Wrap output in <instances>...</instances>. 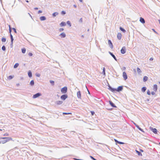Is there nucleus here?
I'll use <instances>...</instances> for the list:
<instances>
[{"mask_svg": "<svg viewBox=\"0 0 160 160\" xmlns=\"http://www.w3.org/2000/svg\"><path fill=\"white\" fill-rule=\"evenodd\" d=\"M10 139L8 138H0V143L4 144L9 141Z\"/></svg>", "mask_w": 160, "mask_h": 160, "instance_id": "obj_1", "label": "nucleus"}, {"mask_svg": "<svg viewBox=\"0 0 160 160\" xmlns=\"http://www.w3.org/2000/svg\"><path fill=\"white\" fill-rule=\"evenodd\" d=\"M67 91V88L66 87H65L61 89V92L63 94L65 93Z\"/></svg>", "mask_w": 160, "mask_h": 160, "instance_id": "obj_2", "label": "nucleus"}, {"mask_svg": "<svg viewBox=\"0 0 160 160\" xmlns=\"http://www.w3.org/2000/svg\"><path fill=\"white\" fill-rule=\"evenodd\" d=\"M68 97V95L66 94H65L61 96V99L63 100H65Z\"/></svg>", "mask_w": 160, "mask_h": 160, "instance_id": "obj_3", "label": "nucleus"}, {"mask_svg": "<svg viewBox=\"0 0 160 160\" xmlns=\"http://www.w3.org/2000/svg\"><path fill=\"white\" fill-rule=\"evenodd\" d=\"M126 47L124 46L122 48L121 50V52L122 54H124L126 52Z\"/></svg>", "mask_w": 160, "mask_h": 160, "instance_id": "obj_4", "label": "nucleus"}, {"mask_svg": "<svg viewBox=\"0 0 160 160\" xmlns=\"http://www.w3.org/2000/svg\"><path fill=\"white\" fill-rule=\"evenodd\" d=\"M108 44L109 45V46H110V48L111 49H112L113 48V45L112 43L110 40H108Z\"/></svg>", "mask_w": 160, "mask_h": 160, "instance_id": "obj_5", "label": "nucleus"}, {"mask_svg": "<svg viewBox=\"0 0 160 160\" xmlns=\"http://www.w3.org/2000/svg\"><path fill=\"white\" fill-rule=\"evenodd\" d=\"M123 77L125 80H126L127 79L128 77L127 74L125 72H123Z\"/></svg>", "mask_w": 160, "mask_h": 160, "instance_id": "obj_6", "label": "nucleus"}, {"mask_svg": "<svg viewBox=\"0 0 160 160\" xmlns=\"http://www.w3.org/2000/svg\"><path fill=\"white\" fill-rule=\"evenodd\" d=\"M41 95V94L40 93H37L36 94H34L33 96V98H37L39 97V96H40Z\"/></svg>", "mask_w": 160, "mask_h": 160, "instance_id": "obj_7", "label": "nucleus"}, {"mask_svg": "<svg viewBox=\"0 0 160 160\" xmlns=\"http://www.w3.org/2000/svg\"><path fill=\"white\" fill-rule=\"evenodd\" d=\"M108 89L111 91L112 92H115L116 91V89L112 88L110 86H109Z\"/></svg>", "mask_w": 160, "mask_h": 160, "instance_id": "obj_8", "label": "nucleus"}, {"mask_svg": "<svg viewBox=\"0 0 160 160\" xmlns=\"http://www.w3.org/2000/svg\"><path fill=\"white\" fill-rule=\"evenodd\" d=\"M122 37V34L121 33H118L117 34V38L119 40H120L121 39Z\"/></svg>", "mask_w": 160, "mask_h": 160, "instance_id": "obj_9", "label": "nucleus"}, {"mask_svg": "<svg viewBox=\"0 0 160 160\" xmlns=\"http://www.w3.org/2000/svg\"><path fill=\"white\" fill-rule=\"evenodd\" d=\"M63 103V102L62 101H58L56 102L55 103L57 105H59L62 104Z\"/></svg>", "mask_w": 160, "mask_h": 160, "instance_id": "obj_10", "label": "nucleus"}, {"mask_svg": "<svg viewBox=\"0 0 160 160\" xmlns=\"http://www.w3.org/2000/svg\"><path fill=\"white\" fill-rule=\"evenodd\" d=\"M77 96L78 98H81V94L80 91H78L77 92Z\"/></svg>", "mask_w": 160, "mask_h": 160, "instance_id": "obj_11", "label": "nucleus"}, {"mask_svg": "<svg viewBox=\"0 0 160 160\" xmlns=\"http://www.w3.org/2000/svg\"><path fill=\"white\" fill-rule=\"evenodd\" d=\"M122 86H119L118 87L117 89H116V91L119 92L121 91L122 90Z\"/></svg>", "mask_w": 160, "mask_h": 160, "instance_id": "obj_12", "label": "nucleus"}, {"mask_svg": "<svg viewBox=\"0 0 160 160\" xmlns=\"http://www.w3.org/2000/svg\"><path fill=\"white\" fill-rule=\"evenodd\" d=\"M153 89L156 92L158 89L157 85L156 84H154L153 87Z\"/></svg>", "mask_w": 160, "mask_h": 160, "instance_id": "obj_13", "label": "nucleus"}, {"mask_svg": "<svg viewBox=\"0 0 160 160\" xmlns=\"http://www.w3.org/2000/svg\"><path fill=\"white\" fill-rule=\"evenodd\" d=\"M134 124L135 125L136 127L137 128H138L139 130H140L142 132H143V130L142 129H141L139 127V126L138 125H137L136 123H134Z\"/></svg>", "mask_w": 160, "mask_h": 160, "instance_id": "obj_14", "label": "nucleus"}, {"mask_svg": "<svg viewBox=\"0 0 160 160\" xmlns=\"http://www.w3.org/2000/svg\"><path fill=\"white\" fill-rule=\"evenodd\" d=\"M60 36L62 38H64L66 37V35L65 33L62 32L60 34Z\"/></svg>", "mask_w": 160, "mask_h": 160, "instance_id": "obj_15", "label": "nucleus"}, {"mask_svg": "<svg viewBox=\"0 0 160 160\" xmlns=\"http://www.w3.org/2000/svg\"><path fill=\"white\" fill-rule=\"evenodd\" d=\"M152 132L154 133L155 134L157 133V130L156 128H152V129H151Z\"/></svg>", "mask_w": 160, "mask_h": 160, "instance_id": "obj_16", "label": "nucleus"}, {"mask_svg": "<svg viewBox=\"0 0 160 160\" xmlns=\"http://www.w3.org/2000/svg\"><path fill=\"white\" fill-rule=\"evenodd\" d=\"M140 21L141 23L143 24L145 22V21L144 19L141 17L140 18Z\"/></svg>", "mask_w": 160, "mask_h": 160, "instance_id": "obj_17", "label": "nucleus"}, {"mask_svg": "<svg viewBox=\"0 0 160 160\" xmlns=\"http://www.w3.org/2000/svg\"><path fill=\"white\" fill-rule=\"evenodd\" d=\"M109 53L114 58V59L117 61V59L114 55H113L112 52H109Z\"/></svg>", "mask_w": 160, "mask_h": 160, "instance_id": "obj_18", "label": "nucleus"}, {"mask_svg": "<svg viewBox=\"0 0 160 160\" xmlns=\"http://www.w3.org/2000/svg\"><path fill=\"white\" fill-rule=\"evenodd\" d=\"M109 103L113 107H116V106L114 105V104L111 101H109Z\"/></svg>", "mask_w": 160, "mask_h": 160, "instance_id": "obj_19", "label": "nucleus"}, {"mask_svg": "<svg viewBox=\"0 0 160 160\" xmlns=\"http://www.w3.org/2000/svg\"><path fill=\"white\" fill-rule=\"evenodd\" d=\"M40 19L41 21H43L45 20L46 18L44 16H42L40 17Z\"/></svg>", "mask_w": 160, "mask_h": 160, "instance_id": "obj_20", "label": "nucleus"}, {"mask_svg": "<svg viewBox=\"0 0 160 160\" xmlns=\"http://www.w3.org/2000/svg\"><path fill=\"white\" fill-rule=\"evenodd\" d=\"M148 77L147 76H145L143 77V81L145 82L148 79Z\"/></svg>", "mask_w": 160, "mask_h": 160, "instance_id": "obj_21", "label": "nucleus"}, {"mask_svg": "<svg viewBox=\"0 0 160 160\" xmlns=\"http://www.w3.org/2000/svg\"><path fill=\"white\" fill-rule=\"evenodd\" d=\"M135 151H136V152L138 154V155L141 156H142V154L140 153V152H139V151H138L137 150H136Z\"/></svg>", "mask_w": 160, "mask_h": 160, "instance_id": "obj_22", "label": "nucleus"}, {"mask_svg": "<svg viewBox=\"0 0 160 160\" xmlns=\"http://www.w3.org/2000/svg\"><path fill=\"white\" fill-rule=\"evenodd\" d=\"M10 37L11 38V43L12 44L13 43V37L12 35L11 34H10Z\"/></svg>", "mask_w": 160, "mask_h": 160, "instance_id": "obj_23", "label": "nucleus"}, {"mask_svg": "<svg viewBox=\"0 0 160 160\" xmlns=\"http://www.w3.org/2000/svg\"><path fill=\"white\" fill-rule=\"evenodd\" d=\"M28 75L29 77H31L32 76V72L30 71H29L28 73Z\"/></svg>", "mask_w": 160, "mask_h": 160, "instance_id": "obj_24", "label": "nucleus"}, {"mask_svg": "<svg viewBox=\"0 0 160 160\" xmlns=\"http://www.w3.org/2000/svg\"><path fill=\"white\" fill-rule=\"evenodd\" d=\"M26 51V49L25 48H23L22 49V52L23 53H25Z\"/></svg>", "mask_w": 160, "mask_h": 160, "instance_id": "obj_25", "label": "nucleus"}, {"mask_svg": "<svg viewBox=\"0 0 160 160\" xmlns=\"http://www.w3.org/2000/svg\"><path fill=\"white\" fill-rule=\"evenodd\" d=\"M60 25L61 26H65L66 25V23L64 22H62L60 23Z\"/></svg>", "mask_w": 160, "mask_h": 160, "instance_id": "obj_26", "label": "nucleus"}, {"mask_svg": "<svg viewBox=\"0 0 160 160\" xmlns=\"http://www.w3.org/2000/svg\"><path fill=\"white\" fill-rule=\"evenodd\" d=\"M120 29L121 31H122L123 32H126V30L121 27H120Z\"/></svg>", "mask_w": 160, "mask_h": 160, "instance_id": "obj_27", "label": "nucleus"}, {"mask_svg": "<svg viewBox=\"0 0 160 160\" xmlns=\"http://www.w3.org/2000/svg\"><path fill=\"white\" fill-rule=\"evenodd\" d=\"M34 82L33 80L31 81L30 83V85L31 86H33L34 85Z\"/></svg>", "mask_w": 160, "mask_h": 160, "instance_id": "obj_28", "label": "nucleus"}, {"mask_svg": "<svg viewBox=\"0 0 160 160\" xmlns=\"http://www.w3.org/2000/svg\"><path fill=\"white\" fill-rule=\"evenodd\" d=\"M146 89V88L145 87H143L142 88V91L143 92H144Z\"/></svg>", "mask_w": 160, "mask_h": 160, "instance_id": "obj_29", "label": "nucleus"}, {"mask_svg": "<svg viewBox=\"0 0 160 160\" xmlns=\"http://www.w3.org/2000/svg\"><path fill=\"white\" fill-rule=\"evenodd\" d=\"M19 66V64L18 63H16L14 66V68H16Z\"/></svg>", "mask_w": 160, "mask_h": 160, "instance_id": "obj_30", "label": "nucleus"}, {"mask_svg": "<svg viewBox=\"0 0 160 160\" xmlns=\"http://www.w3.org/2000/svg\"><path fill=\"white\" fill-rule=\"evenodd\" d=\"M137 72L138 73H140L141 72V71L140 70V69L139 68H137Z\"/></svg>", "mask_w": 160, "mask_h": 160, "instance_id": "obj_31", "label": "nucleus"}, {"mask_svg": "<svg viewBox=\"0 0 160 160\" xmlns=\"http://www.w3.org/2000/svg\"><path fill=\"white\" fill-rule=\"evenodd\" d=\"M67 23L68 25L70 27L71 26V24L69 21H67Z\"/></svg>", "mask_w": 160, "mask_h": 160, "instance_id": "obj_32", "label": "nucleus"}, {"mask_svg": "<svg viewBox=\"0 0 160 160\" xmlns=\"http://www.w3.org/2000/svg\"><path fill=\"white\" fill-rule=\"evenodd\" d=\"M63 114H66V115H68V114H71V115L72 114V113L71 112H68V113L63 112Z\"/></svg>", "mask_w": 160, "mask_h": 160, "instance_id": "obj_33", "label": "nucleus"}, {"mask_svg": "<svg viewBox=\"0 0 160 160\" xmlns=\"http://www.w3.org/2000/svg\"><path fill=\"white\" fill-rule=\"evenodd\" d=\"M6 41V39L4 38H3L2 39V42H4Z\"/></svg>", "mask_w": 160, "mask_h": 160, "instance_id": "obj_34", "label": "nucleus"}, {"mask_svg": "<svg viewBox=\"0 0 160 160\" xmlns=\"http://www.w3.org/2000/svg\"><path fill=\"white\" fill-rule=\"evenodd\" d=\"M13 77V76H8V79H12Z\"/></svg>", "mask_w": 160, "mask_h": 160, "instance_id": "obj_35", "label": "nucleus"}, {"mask_svg": "<svg viewBox=\"0 0 160 160\" xmlns=\"http://www.w3.org/2000/svg\"><path fill=\"white\" fill-rule=\"evenodd\" d=\"M58 14V13L57 12H54L52 14V15L53 16L55 17L56 15Z\"/></svg>", "mask_w": 160, "mask_h": 160, "instance_id": "obj_36", "label": "nucleus"}, {"mask_svg": "<svg viewBox=\"0 0 160 160\" xmlns=\"http://www.w3.org/2000/svg\"><path fill=\"white\" fill-rule=\"evenodd\" d=\"M50 83L52 85H54V81H52V80H50Z\"/></svg>", "mask_w": 160, "mask_h": 160, "instance_id": "obj_37", "label": "nucleus"}, {"mask_svg": "<svg viewBox=\"0 0 160 160\" xmlns=\"http://www.w3.org/2000/svg\"><path fill=\"white\" fill-rule=\"evenodd\" d=\"M2 49L3 50V51H5V49H6V48H5V47L4 46H3L2 47Z\"/></svg>", "mask_w": 160, "mask_h": 160, "instance_id": "obj_38", "label": "nucleus"}, {"mask_svg": "<svg viewBox=\"0 0 160 160\" xmlns=\"http://www.w3.org/2000/svg\"><path fill=\"white\" fill-rule=\"evenodd\" d=\"M61 14L62 15H64V14H66V12L65 11H62V12H61Z\"/></svg>", "mask_w": 160, "mask_h": 160, "instance_id": "obj_39", "label": "nucleus"}, {"mask_svg": "<svg viewBox=\"0 0 160 160\" xmlns=\"http://www.w3.org/2000/svg\"><path fill=\"white\" fill-rule=\"evenodd\" d=\"M147 93L148 95H150L151 94V92L149 90H148L147 91Z\"/></svg>", "mask_w": 160, "mask_h": 160, "instance_id": "obj_40", "label": "nucleus"}, {"mask_svg": "<svg viewBox=\"0 0 160 160\" xmlns=\"http://www.w3.org/2000/svg\"><path fill=\"white\" fill-rule=\"evenodd\" d=\"M90 157L92 159H93V160H97L96 159H95V158H94L92 156H90Z\"/></svg>", "mask_w": 160, "mask_h": 160, "instance_id": "obj_41", "label": "nucleus"}, {"mask_svg": "<svg viewBox=\"0 0 160 160\" xmlns=\"http://www.w3.org/2000/svg\"><path fill=\"white\" fill-rule=\"evenodd\" d=\"M9 32L10 33V34L11 33V29L10 28V26L9 25Z\"/></svg>", "mask_w": 160, "mask_h": 160, "instance_id": "obj_42", "label": "nucleus"}, {"mask_svg": "<svg viewBox=\"0 0 160 160\" xmlns=\"http://www.w3.org/2000/svg\"><path fill=\"white\" fill-rule=\"evenodd\" d=\"M12 29L13 30V31H14V32L15 33H17V31H16V29H15V28H13Z\"/></svg>", "mask_w": 160, "mask_h": 160, "instance_id": "obj_43", "label": "nucleus"}, {"mask_svg": "<svg viewBox=\"0 0 160 160\" xmlns=\"http://www.w3.org/2000/svg\"><path fill=\"white\" fill-rule=\"evenodd\" d=\"M63 28H60L59 29V31L60 32H62V31L63 30Z\"/></svg>", "mask_w": 160, "mask_h": 160, "instance_id": "obj_44", "label": "nucleus"}, {"mask_svg": "<svg viewBox=\"0 0 160 160\" xmlns=\"http://www.w3.org/2000/svg\"><path fill=\"white\" fill-rule=\"evenodd\" d=\"M103 72L104 74V75H105V68H103Z\"/></svg>", "mask_w": 160, "mask_h": 160, "instance_id": "obj_45", "label": "nucleus"}, {"mask_svg": "<svg viewBox=\"0 0 160 160\" xmlns=\"http://www.w3.org/2000/svg\"><path fill=\"white\" fill-rule=\"evenodd\" d=\"M28 54L30 56H31L32 55V54L31 52H29Z\"/></svg>", "mask_w": 160, "mask_h": 160, "instance_id": "obj_46", "label": "nucleus"}, {"mask_svg": "<svg viewBox=\"0 0 160 160\" xmlns=\"http://www.w3.org/2000/svg\"><path fill=\"white\" fill-rule=\"evenodd\" d=\"M91 113L92 115H93L94 113V112L93 111H91Z\"/></svg>", "mask_w": 160, "mask_h": 160, "instance_id": "obj_47", "label": "nucleus"}, {"mask_svg": "<svg viewBox=\"0 0 160 160\" xmlns=\"http://www.w3.org/2000/svg\"><path fill=\"white\" fill-rule=\"evenodd\" d=\"M151 94L152 95H154L155 94V92H151Z\"/></svg>", "mask_w": 160, "mask_h": 160, "instance_id": "obj_48", "label": "nucleus"}, {"mask_svg": "<svg viewBox=\"0 0 160 160\" xmlns=\"http://www.w3.org/2000/svg\"><path fill=\"white\" fill-rule=\"evenodd\" d=\"M118 143L120 144H123L124 143L121 142H118Z\"/></svg>", "mask_w": 160, "mask_h": 160, "instance_id": "obj_49", "label": "nucleus"}, {"mask_svg": "<svg viewBox=\"0 0 160 160\" xmlns=\"http://www.w3.org/2000/svg\"><path fill=\"white\" fill-rule=\"evenodd\" d=\"M42 11H41V10H39L38 11V13H42Z\"/></svg>", "mask_w": 160, "mask_h": 160, "instance_id": "obj_50", "label": "nucleus"}, {"mask_svg": "<svg viewBox=\"0 0 160 160\" xmlns=\"http://www.w3.org/2000/svg\"><path fill=\"white\" fill-rule=\"evenodd\" d=\"M36 76L38 77H39L40 76V75L39 74H36Z\"/></svg>", "mask_w": 160, "mask_h": 160, "instance_id": "obj_51", "label": "nucleus"}, {"mask_svg": "<svg viewBox=\"0 0 160 160\" xmlns=\"http://www.w3.org/2000/svg\"><path fill=\"white\" fill-rule=\"evenodd\" d=\"M153 60V58H151L149 59V60L150 61H152V60Z\"/></svg>", "mask_w": 160, "mask_h": 160, "instance_id": "obj_52", "label": "nucleus"}, {"mask_svg": "<svg viewBox=\"0 0 160 160\" xmlns=\"http://www.w3.org/2000/svg\"><path fill=\"white\" fill-rule=\"evenodd\" d=\"M140 151H141V152H143V150H142V149H140Z\"/></svg>", "mask_w": 160, "mask_h": 160, "instance_id": "obj_53", "label": "nucleus"}, {"mask_svg": "<svg viewBox=\"0 0 160 160\" xmlns=\"http://www.w3.org/2000/svg\"><path fill=\"white\" fill-rule=\"evenodd\" d=\"M114 140H115V142H117V143H118V141L117 140H116V139H114Z\"/></svg>", "mask_w": 160, "mask_h": 160, "instance_id": "obj_54", "label": "nucleus"}, {"mask_svg": "<svg viewBox=\"0 0 160 160\" xmlns=\"http://www.w3.org/2000/svg\"><path fill=\"white\" fill-rule=\"evenodd\" d=\"M34 9L35 10H38V8H34Z\"/></svg>", "mask_w": 160, "mask_h": 160, "instance_id": "obj_55", "label": "nucleus"}, {"mask_svg": "<svg viewBox=\"0 0 160 160\" xmlns=\"http://www.w3.org/2000/svg\"><path fill=\"white\" fill-rule=\"evenodd\" d=\"M81 2H82V0H79Z\"/></svg>", "mask_w": 160, "mask_h": 160, "instance_id": "obj_56", "label": "nucleus"}, {"mask_svg": "<svg viewBox=\"0 0 160 160\" xmlns=\"http://www.w3.org/2000/svg\"><path fill=\"white\" fill-rule=\"evenodd\" d=\"M26 2H29L28 0H26Z\"/></svg>", "mask_w": 160, "mask_h": 160, "instance_id": "obj_57", "label": "nucleus"}, {"mask_svg": "<svg viewBox=\"0 0 160 160\" xmlns=\"http://www.w3.org/2000/svg\"><path fill=\"white\" fill-rule=\"evenodd\" d=\"M159 23H160V20H159Z\"/></svg>", "mask_w": 160, "mask_h": 160, "instance_id": "obj_58", "label": "nucleus"}, {"mask_svg": "<svg viewBox=\"0 0 160 160\" xmlns=\"http://www.w3.org/2000/svg\"><path fill=\"white\" fill-rule=\"evenodd\" d=\"M159 84H160V82H159Z\"/></svg>", "mask_w": 160, "mask_h": 160, "instance_id": "obj_59", "label": "nucleus"}, {"mask_svg": "<svg viewBox=\"0 0 160 160\" xmlns=\"http://www.w3.org/2000/svg\"><path fill=\"white\" fill-rule=\"evenodd\" d=\"M80 20H82V18H81V19H80Z\"/></svg>", "mask_w": 160, "mask_h": 160, "instance_id": "obj_60", "label": "nucleus"}, {"mask_svg": "<svg viewBox=\"0 0 160 160\" xmlns=\"http://www.w3.org/2000/svg\"><path fill=\"white\" fill-rule=\"evenodd\" d=\"M159 144L160 145V143H159Z\"/></svg>", "mask_w": 160, "mask_h": 160, "instance_id": "obj_61", "label": "nucleus"}, {"mask_svg": "<svg viewBox=\"0 0 160 160\" xmlns=\"http://www.w3.org/2000/svg\"><path fill=\"white\" fill-rule=\"evenodd\" d=\"M147 160L145 159V160Z\"/></svg>", "mask_w": 160, "mask_h": 160, "instance_id": "obj_62", "label": "nucleus"}, {"mask_svg": "<svg viewBox=\"0 0 160 160\" xmlns=\"http://www.w3.org/2000/svg\"><path fill=\"white\" fill-rule=\"evenodd\" d=\"M0 130H1L0 129Z\"/></svg>", "mask_w": 160, "mask_h": 160, "instance_id": "obj_63", "label": "nucleus"}]
</instances>
